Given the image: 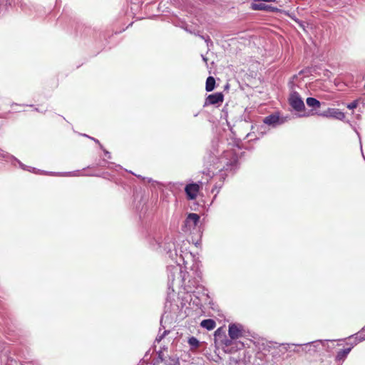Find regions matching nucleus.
Instances as JSON below:
<instances>
[{"label":"nucleus","instance_id":"1","mask_svg":"<svg viewBox=\"0 0 365 365\" xmlns=\"http://www.w3.org/2000/svg\"><path fill=\"white\" fill-rule=\"evenodd\" d=\"M288 101L289 105L296 111L301 112L305 110L304 103L297 92H292L289 95Z\"/></svg>","mask_w":365,"mask_h":365},{"label":"nucleus","instance_id":"2","mask_svg":"<svg viewBox=\"0 0 365 365\" xmlns=\"http://www.w3.org/2000/svg\"><path fill=\"white\" fill-rule=\"evenodd\" d=\"M276 0H255V2L252 4L251 8L252 9L256 11H277V8L267 5L262 2H274Z\"/></svg>","mask_w":365,"mask_h":365},{"label":"nucleus","instance_id":"3","mask_svg":"<svg viewBox=\"0 0 365 365\" xmlns=\"http://www.w3.org/2000/svg\"><path fill=\"white\" fill-rule=\"evenodd\" d=\"M200 186L197 183L187 184L185 187V192L188 200H195L200 191Z\"/></svg>","mask_w":365,"mask_h":365},{"label":"nucleus","instance_id":"4","mask_svg":"<svg viewBox=\"0 0 365 365\" xmlns=\"http://www.w3.org/2000/svg\"><path fill=\"white\" fill-rule=\"evenodd\" d=\"M224 101V95L222 93H215L213 94L209 95L205 101L204 106H207L209 105H216L221 104Z\"/></svg>","mask_w":365,"mask_h":365},{"label":"nucleus","instance_id":"5","mask_svg":"<svg viewBox=\"0 0 365 365\" xmlns=\"http://www.w3.org/2000/svg\"><path fill=\"white\" fill-rule=\"evenodd\" d=\"M319 115L326 118H334L339 120H341L345 117L344 113L336 108H328L327 110L320 113Z\"/></svg>","mask_w":365,"mask_h":365},{"label":"nucleus","instance_id":"6","mask_svg":"<svg viewBox=\"0 0 365 365\" xmlns=\"http://www.w3.org/2000/svg\"><path fill=\"white\" fill-rule=\"evenodd\" d=\"M228 334L230 340L237 339L242 336V329L240 326L232 324L229 326Z\"/></svg>","mask_w":365,"mask_h":365},{"label":"nucleus","instance_id":"7","mask_svg":"<svg viewBox=\"0 0 365 365\" xmlns=\"http://www.w3.org/2000/svg\"><path fill=\"white\" fill-rule=\"evenodd\" d=\"M200 220V216L196 213H190L185 221V225L186 227H189L190 229L195 228Z\"/></svg>","mask_w":365,"mask_h":365},{"label":"nucleus","instance_id":"8","mask_svg":"<svg viewBox=\"0 0 365 365\" xmlns=\"http://www.w3.org/2000/svg\"><path fill=\"white\" fill-rule=\"evenodd\" d=\"M225 346L227 347L226 351L232 353L237 351L238 349H241L244 347L242 342H234L232 340H226L225 342Z\"/></svg>","mask_w":365,"mask_h":365},{"label":"nucleus","instance_id":"9","mask_svg":"<svg viewBox=\"0 0 365 365\" xmlns=\"http://www.w3.org/2000/svg\"><path fill=\"white\" fill-rule=\"evenodd\" d=\"M200 326L209 331L212 330L216 327V322L211 319H204L201 322Z\"/></svg>","mask_w":365,"mask_h":365},{"label":"nucleus","instance_id":"10","mask_svg":"<svg viewBox=\"0 0 365 365\" xmlns=\"http://www.w3.org/2000/svg\"><path fill=\"white\" fill-rule=\"evenodd\" d=\"M351 347H348L344 349H341L337 352L336 356V360L337 361H343L351 351Z\"/></svg>","mask_w":365,"mask_h":365},{"label":"nucleus","instance_id":"11","mask_svg":"<svg viewBox=\"0 0 365 365\" xmlns=\"http://www.w3.org/2000/svg\"><path fill=\"white\" fill-rule=\"evenodd\" d=\"M215 79L212 76H209L206 80L205 90L207 92H210L215 89Z\"/></svg>","mask_w":365,"mask_h":365},{"label":"nucleus","instance_id":"12","mask_svg":"<svg viewBox=\"0 0 365 365\" xmlns=\"http://www.w3.org/2000/svg\"><path fill=\"white\" fill-rule=\"evenodd\" d=\"M279 117L275 115H270L264 118L263 122L267 125H274L279 121Z\"/></svg>","mask_w":365,"mask_h":365},{"label":"nucleus","instance_id":"13","mask_svg":"<svg viewBox=\"0 0 365 365\" xmlns=\"http://www.w3.org/2000/svg\"><path fill=\"white\" fill-rule=\"evenodd\" d=\"M306 103L308 106L313 108H319L321 106V103L317 99L312 97L307 98Z\"/></svg>","mask_w":365,"mask_h":365},{"label":"nucleus","instance_id":"14","mask_svg":"<svg viewBox=\"0 0 365 365\" xmlns=\"http://www.w3.org/2000/svg\"><path fill=\"white\" fill-rule=\"evenodd\" d=\"M188 343L190 346H194L195 348L199 346V341L194 336H192L189 339Z\"/></svg>","mask_w":365,"mask_h":365},{"label":"nucleus","instance_id":"15","mask_svg":"<svg viewBox=\"0 0 365 365\" xmlns=\"http://www.w3.org/2000/svg\"><path fill=\"white\" fill-rule=\"evenodd\" d=\"M356 106H357V103L356 101H354V102L349 103L347 106V108L349 109H353V108H355Z\"/></svg>","mask_w":365,"mask_h":365}]
</instances>
